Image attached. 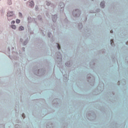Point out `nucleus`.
<instances>
[{
    "label": "nucleus",
    "mask_w": 128,
    "mask_h": 128,
    "mask_svg": "<svg viewBox=\"0 0 128 128\" xmlns=\"http://www.w3.org/2000/svg\"><path fill=\"white\" fill-rule=\"evenodd\" d=\"M58 17L56 16H54L52 17V20L53 22H54V19H55V20H56V18Z\"/></svg>",
    "instance_id": "4"
},
{
    "label": "nucleus",
    "mask_w": 128,
    "mask_h": 128,
    "mask_svg": "<svg viewBox=\"0 0 128 128\" xmlns=\"http://www.w3.org/2000/svg\"><path fill=\"white\" fill-rule=\"evenodd\" d=\"M47 6H50V2H47Z\"/></svg>",
    "instance_id": "15"
},
{
    "label": "nucleus",
    "mask_w": 128,
    "mask_h": 128,
    "mask_svg": "<svg viewBox=\"0 0 128 128\" xmlns=\"http://www.w3.org/2000/svg\"><path fill=\"white\" fill-rule=\"evenodd\" d=\"M8 20H10V18H8Z\"/></svg>",
    "instance_id": "19"
},
{
    "label": "nucleus",
    "mask_w": 128,
    "mask_h": 128,
    "mask_svg": "<svg viewBox=\"0 0 128 128\" xmlns=\"http://www.w3.org/2000/svg\"><path fill=\"white\" fill-rule=\"evenodd\" d=\"M22 116L23 118H25L24 114H22Z\"/></svg>",
    "instance_id": "12"
},
{
    "label": "nucleus",
    "mask_w": 128,
    "mask_h": 128,
    "mask_svg": "<svg viewBox=\"0 0 128 128\" xmlns=\"http://www.w3.org/2000/svg\"><path fill=\"white\" fill-rule=\"evenodd\" d=\"M16 22L14 20H12V22H11V24H15Z\"/></svg>",
    "instance_id": "13"
},
{
    "label": "nucleus",
    "mask_w": 128,
    "mask_h": 128,
    "mask_svg": "<svg viewBox=\"0 0 128 128\" xmlns=\"http://www.w3.org/2000/svg\"><path fill=\"white\" fill-rule=\"evenodd\" d=\"M16 24H20V20L18 19H16Z\"/></svg>",
    "instance_id": "8"
},
{
    "label": "nucleus",
    "mask_w": 128,
    "mask_h": 128,
    "mask_svg": "<svg viewBox=\"0 0 128 128\" xmlns=\"http://www.w3.org/2000/svg\"><path fill=\"white\" fill-rule=\"evenodd\" d=\"M111 45L112 46V44H114V40H110Z\"/></svg>",
    "instance_id": "11"
},
{
    "label": "nucleus",
    "mask_w": 128,
    "mask_h": 128,
    "mask_svg": "<svg viewBox=\"0 0 128 128\" xmlns=\"http://www.w3.org/2000/svg\"><path fill=\"white\" fill-rule=\"evenodd\" d=\"M14 16V12H8L7 14L8 18H10Z\"/></svg>",
    "instance_id": "1"
},
{
    "label": "nucleus",
    "mask_w": 128,
    "mask_h": 128,
    "mask_svg": "<svg viewBox=\"0 0 128 128\" xmlns=\"http://www.w3.org/2000/svg\"><path fill=\"white\" fill-rule=\"evenodd\" d=\"M110 32H111V34L113 32L112 30H110Z\"/></svg>",
    "instance_id": "17"
},
{
    "label": "nucleus",
    "mask_w": 128,
    "mask_h": 128,
    "mask_svg": "<svg viewBox=\"0 0 128 128\" xmlns=\"http://www.w3.org/2000/svg\"><path fill=\"white\" fill-rule=\"evenodd\" d=\"M30 6L31 8H34V3L33 2V1H31L30 2Z\"/></svg>",
    "instance_id": "2"
},
{
    "label": "nucleus",
    "mask_w": 128,
    "mask_h": 128,
    "mask_svg": "<svg viewBox=\"0 0 128 128\" xmlns=\"http://www.w3.org/2000/svg\"><path fill=\"white\" fill-rule=\"evenodd\" d=\"M8 4H12V0H8Z\"/></svg>",
    "instance_id": "10"
},
{
    "label": "nucleus",
    "mask_w": 128,
    "mask_h": 128,
    "mask_svg": "<svg viewBox=\"0 0 128 128\" xmlns=\"http://www.w3.org/2000/svg\"><path fill=\"white\" fill-rule=\"evenodd\" d=\"M100 6L101 8H104V2H102L100 3Z\"/></svg>",
    "instance_id": "3"
},
{
    "label": "nucleus",
    "mask_w": 128,
    "mask_h": 128,
    "mask_svg": "<svg viewBox=\"0 0 128 128\" xmlns=\"http://www.w3.org/2000/svg\"><path fill=\"white\" fill-rule=\"evenodd\" d=\"M58 44V50H60V46L59 44Z\"/></svg>",
    "instance_id": "9"
},
{
    "label": "nucleus",
    "mask_w": 128,
    "mask_h": 128,
    "mask_svg": "<svg viewBox=\"0 0 128 128\" xmlns=\"http://www.w3.org/2000/svg\"><path fill=\"white\" fill-rule=\"evenodd\" d=\"M50 33L48 34V36L50 38Z\"/></svg>",
    "instance_id": "16"
},
{
    "label": "nucleus",
    "mask_w": 128,
    "mask_h": 128,
    "mask_svg": "<svg viewBox=\"0 0 128 128\" xmlns=\"http://www.w3.org/2000/svg\"><path fill=\"white\" fill-rule=\"evenodd\" d=\"M36 8V10H38V8Z\"/></svg>",
    "instance_id": "18"
},
{
    "label": "nucleus",
    "mask_w": 128,
    "mask_h": 128,
    "mask_svg": "<svg viewBox=\"0 0 128 128\" xmlns=\"http://www.w3.org/2000/svg\"><path fill=\"white\" fill-rule=\"evenodd\" d=\"M24 30V28L22 26H20L19 28V30Z\"/></svg>",
    "instance_id": "6"
},
{
    "label": "nucleus",
    "mask_w": 128,
    "mask_h": 128,
    "mask_svg": "<svg viewBox=\"0 0 128 128\" xmlns=\"http://www.w3.org/2000/svg\"><path fill=\"white\" fill-rule=\"evenodd\" d=\"M11 27L12 28H13V30H16V25H12Z\"/></svg>",
    "instance_id": "7"
},
{
    "label": "nucleus",
    "mask_w": 128,
    "mask_h": 128,
    "mask_svg": "<svg viewBox=\"0 0 128 128\" xmlns=\"http://www.w3.org/2000/svg\"><path fill=\"white\" fill-rule=\"evenodd\" d=\"M22 13L20 12L19 13V16H22Z\"/></svg>",
    "instance_id": "14"
},
{
    "label": "nucleus",
    "mask_w": 128,
    "mask_h": 128,
    "mask_svg": "<svg viewBox=\"0 0 128 128\" xmlns=\"http://www.w3.org/2000/svg\"><path fill=\"white\" fill-rule=\"evenodd\" d=\"M64 7V3H61L60 4V8H62Z\"/></svg>",
    "instance_id": "5"
}]
</instances>
